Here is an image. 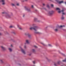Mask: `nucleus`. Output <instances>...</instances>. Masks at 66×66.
Here are the masks:
<instances>
[{
	"label": "nucleus",
	"instance_id": "nucleus-39",
	"mask_svg": "<svg viewBox=\"0 0 66 66\" xmlns=\"http://www.w3.org/2000/svg\"><path fill=\"white\" fill-rule=\"evenodd\" d=\"M37 22H40V21H39V20H38V21H37Z\"/></svg>",
	"mask_w": 66,
	"mask_h": 66
},
{
	"label": "nucleus",
	"instance_id": "nucleus-20",
	"mask_svg": "<svg viewBox=\"0 0 66 66\" xmlns=\"http://www.w3.org/2000/svg\"><path fill=\"white\" fill-rule=\"evenodd\" d=\"M48 46H50V47H52V45H51V44H49L48 45Z\"/></svg>",
	"mask_w": 66,
	"mask_h": 66
},
{
	"label": "nucleus",
	"instance_id": "nucleus-42",
	"mask_svg": "<svg viewBox=\"0 0 66 66\" xmlns=\"http://www.w3.org/2000/svg\"><path fill=\"white\" fill-rule=\"evenodd\" d=\"M19 64V65H21V64H19H19Z\"/></svg>",
	"mask_w": 66,
	"mask_h": 66
},
{
	"label": "nucleus",
	"instance_id": "nucleus-10",
	"mask_svg": "<svg viewBox=\"0 0 66 66\" xmlns=\"http://www.w3.org/2000/svg\"><path fill=\"white\" fill-rule=\"evenodd\" d=\"M61 19L62 20H63L64 19V16H63V15H62Z\"/></svg>",
	"mask_w": 66,
	"mask_h": 66
},
{
	"label": "nucleus",
	"instance_id": "nucleus-37",
	"mask_svg": "<svg viewBox=\"0 0 66 66\" xmlns=\"http://www.w3.org/2000/svg\"><path fill=\"white\" fill-rule=\"evenodd\" d=\"M62 55H64V56L65 55H64V54H63V53H62Z\"/></svg>",
	"mask_w": 66,
	"mask_h": 66
},
{
	"label": "nucleus",
	"instance_id": "nucleus-33",
	"mask_svg": "<svg viewBox=\"0 0 66 66\" xmlns=\"http://www.w3.org/2000/svg\"><path fill=\"white\" fill-rule=\"evenodd\" d=\"M10 28H12V26H10Z\"/></svg>",
	"mask_w": 66,
	"mask_h": 66
},
{
	"label": "nucleus",
	"instance_id": "nucleus-47",
	"mask_svg": "<svg viewBox=\"0 0 66 66\" xmlns=\"http://www.w3.org/2000/svg\"><path fill=\"white\" fill-rule=\"evenodd\" d=\"M2 13H3V14H4V12H2Z\"/></svg>",
	"mask_w": 66,
	"mask_h": 66
},
{
	"label": "nucleus",
	"instance_id": "nucleus-9",
	"mask_svg": "<svg viewBox=\"0 0 66 66\" xmlns=\"http://www.w3.org/2000/svg\"><path fill=\"white\" fill-rule=\"evenodd\" d=\"M61 63V61H59V62H58L57 63V64L58 65H60V64Z\"/></svg>",
	"mask_w": 66,
	"mask_h": 66
},
{
	"label": "nucleus",
	"instance_id": "nucleus-54",
	"mask_svg": "<svg viewBox=\"0 0 66 66\" xmlns=\"http://www.w3.org/2000/svg\"><path fill=\"white\" fill-rule=\"evenodd\" d=\"M0 9H1V8H0Z\"/></svg>",
	"mask_w": 66,
	"mask_h": 66
},
{
	"label": "nucleus",
	"instance_id": "nucleus-11",
	"mask_svg": "<svg viewBox=\"0 0 66 66\" xmlns=\"http://www.w3.org/2000/svg\"><path fill=\"white\" fill-rule=\"evenodd\" d=\"M26 42L27 44H29V40H26Z\"/></svg>",
	"mask_w": 66,
	"mask_h": 66
},
{
	"label": "nucleus",
	"instance_id": "nucleus-17",
	"mask_svg": "<svg viewBox=\"0 0 66 66\" xmlns=\"http://www.w3.org/2000/svg\"><path fill=\"white\" fill-rule=\"evenodd\" d=\"M41 44H42V45H43L44 46H46V45H45V44H44L43 43H41Z\"/></svg>",
	"mask_w": 66,
	"mask_h": 66
},
{
	"label": "nucleus",
	"instance_id": "nucleus-16",
	"mask_svg": "<svg viewBox=\"0 0 66 66\" xmlns=\"http://www.w3.org/2000/svg\"><path fill=\"white\" fill-rule=\"evenodd\" d=\"M54 30L55 32H57V31H58V30H57V29H55Z\"/></svg>",
	"mask_w": 66,
	"mask_h": 66
},
{
	"label": "nucleus",
	"instance_id": "nucleus-30",
	"mask_svg": "<svg viewBox=\"0 0 66 66\" xmlns=\"http://www.w3.org/2000/svg\"><path fill=\"white\" fill-rule=\"evenodd\" d=\"M24 48L25 49L26 48V46H24Z\"/></svg>",
	"mask_w": 66,
	"mask_h": 66
},
{
	"label": "nucleus",
	"instance_id": "nucleus-38",
	"mask_svg": "<svg viewBox=\"0 0 66 66\" xmlns=\"http://www.w3.org/2000/svg\"><path fill=\"white\" fill-rule=\"evenodd\" d=\"M61 12H64V10H62Z\"/></svg>",
	"mask_w": 66,
	"mask_h": 66
},
{
	"label": "nucleus",
	"instance_id": "nucleus-35",
	"mask_svg": "<svg viewBox=\"0 0 66 66\" xmlns=\"http://www.w3.org/2000/svg\"><path fill=\"white\" fill-rule=\"evenodd\" d=\"M58 52H59V53H61V52H60V51H58Z\"/></svg>",
	"mask_w": 66,
	"mask_h": 66
},
{
	"label": "nucleus",
	"instance_id": "nucleus-14",
	"mask_svg": "<svg viewBox=\"0 0 66 66\" xmlns=\"http://www.w3.org/2000/svg\"><path fill=\"white\" fill-rule=\"evenodd\" d=\"M8 17V18H11V16H10L9 15H8L6 16V17Z\"/></svg>",
	"mask_w": 66,
	"mask_h": 66
},
{
	"label": "nucleus",
	"instance_id": "nucleus-36",
	"mask_svg": "<svg viewBox=\"0 0 66 66\" xmlns=\"http://www.w3.org/2000/svg\"><path fill=\"white\" fill-rule=\"evenodd\" d=\"M54 65L55 66H56V64H55V63L54 64Z\"/></svg>",
	"mask_w": 66,
	"mask_h": 66
},
{
	"label": "nucleus",
	"instance_id": "nucleus-12",
	"mask_svg": "<svg viewBox=\"0 0 66 66\" xmlns=\"http://www.w3.org/2000/svg\"><path fill=\"white\" fill-rule=\"evenodd\" d=\"M60 28H63V27H65V26H64V25H63V26L61 25L60 26Z\"/></svg>",
	"mask_w": 66,
	"mask_h": 66
},
{
	"label": "nucleus",
	"instance_id": "nucleus-29",
	"mask_svg": "<svg viewBox=\"0 0 66 66\" xmlns=\"http://www.w3.org/2000/svg\"><path fill=\"white\" fill-rule=\"evenodd\" d=\"M62 14H63V15H65V13H64V12H63Z\"/></svg>",
	"mask_w": 66,
	"mask_h": 66
},
{
	"label": "nucleus",
	"instance_id": "nucleus-19",
	"mask_svg": "<svg viewBox=\"0 0 66 66\" xmlns=\"http://www.w3.org/2000/svg\"><path fill=\"white\" fill-rule=\"evenodd\" d=\"M9 50H10V51H12V49L10 48H9Z\"/></svg>",
	"mask_w": 66,
	"mask_h": 66
},
{
	"label": "nucleus",
	"instance_id": "nucleus-7",
	"mask_svg": "<svg viewBox=\"0 0 66 66\" xmlns=\"http://www.w3.org/2000/svg\"><path fill=\"white\" fill-rule=\"evenodd\" d=\"M1 2H3L2 3V5H4V4H5V2H4V0H2L1 1Z\"/></svg>",
	"mask_w": 66,
	"mask_h": 66
},
{
	"label": "nucleus",
	"instance_id": "nucleus-31",
	"mask_svg": "<svg viewBox=\"0 0 66 66\" xmlns=\"http://www.w3.org/2000/svg\"><path fill=\"white\" fill-rule=\"evenodd\" d=\"M17 5H18V6L19 5V4L18 3L16 4Z\"/></svg>",
	"mask_w": 66,
	"mask_h": 66
},
{
	"label": "nucleus",
	"instance_id": "nucleus-45",
	"mask_svg": "<svg viewBox=\"0 0 66 66\" xmlns=\"http://www.w3.org/2000/svg\"><path fill=\"white\" fill-rule=\"evenodd\" d=\"M35 25V24H33V26H34Z\"/></svg>",
	"mask_w": 66,
	"mask_h": 66
},
{
	"label": "nucleus",
	"instance_id": "nucleus-50",
	"mask_svg": "<svg viewBox=\"0 0 66 66\" xmlns=\"http://www.w3.org/2000/svg\"><path fill=\"white\" fill-rule=\"evenodd\" d=\"M33 66H35V65H33Z\"/></svg>",
	"mask_w": 66,
	"mask_h": 66
},
{
	"label": "nucleus",
	"instance_id": "nucleus-3",
	"mask_svg": "<svg viewBox=\"0 0 66 66\" xmlns=\"http://www.w3.org/2000/svg\"><path fill=\"white\" fill-rule=\"evenodd\" d=\"M54 13V11H52L49 12L48 13V15L49 16H51L53 14V13Z\"/></svg>",
	"mask_w": 66,
	"mask_h": 66
},
{
	"label": "nucleus",
	"instance_id": "nucleus-48",
	"mask_svg": "<svg viewBox=\"0 0 66 66\" xmlns=\"http://www.w3.org/2000/svg\"><path fill=\"white\" fill-rule=\"evenodd\" d=\"M29 55L30 56V55H31V54H29Z\"/></svg>",
	"mask_w": 66,
	"mask_h": 66
},
{
	"label": "nucleus",
	"instance_id": "nucleus-1",
	"mask_svg": "<svg viewBox=\"0 0 66 66\" xmlns=\"http://www.w3.org/2000/svg\"><path fill=\"white\" fill-rule=\"evenodd\" d=\"M30 30H32V29H33V30L35 31L34 32L35 34H39V32H37V26H35L34 27H31L30 28Z\"/></svg>",
	"mask_w": 66,
	"mask_h": 66
},
{
	"label": "nucleus",
	"instance_id": "nucleus-24",
	"mask_svg": "<svg viewBox=\"0 0 66 66\" xmlns=\"http://www.w3.org/2000/svg\"><path fill=\"white\" fill-rule=\"evenodd\" d=\"M47 7H48V8H49V6L48 5H47Z\"/></svg>",
	"mask_w": 66,
	"mask_h": 66
},
{
	"label": "nucleus",
	"instance_id": "nucleus-15",
	"mask_svg": "<svg viewBox=\"0 0 66 66\" xmlns=\"http://www.w3.org/2000/svg\"><path fill=\"white\" fill-rule=\"evenodd\" d=\"M37 18H35L34 19V21H37Z\"/></svg>",
	"mask_w": 66,
	"mask_h": 66
},
{
	"label": "nucleus",
	"instance_id": "nucleus-6",
	"mask_svg": "<svg viewBox=\"0 0 66 66\" xmlns=\"http://www.w3.org/2000/svg\"><path fill=\"white\" fill-rule=\"evenodd\" d=\"M24 7L26 10H27V11L28 12H30V9H28L26 7Z\"/></svg>",
	"mask_w": 66,
	"mask_h": 66
},
{
	"label": "nucleus",
	"instance_id": "nucleus-22",
	"mask_svg": "<svg viewBox=\"0 0 66 66\" xmlns=\"http://www.w3.org/2000/svg\"><path fill=\"white\" fill-rule=\"evenodd\" d=\"M1 63H3V61H2V60H1Z\"/></svg>",
	"mask_w": 66,
	"mask_h": 66
},
{
	"label": "nucleus",
	"instance_id": "nucleus-27",
	"mask_svg": "<svg viewBox=\"0 0 66 66\" xmlns=\"http://www.w3.org/2000/svg\"><path fill=\"white\" fill-rule=\"evenodd\" d=\"M58 12L59 13H61V11H58Z\"/></svg>",
	"mask_w": 66,
	"mask_h": 66
},
{
	"label": "nucleus",
	"instance_id": "nucleus-43",
	"mask_svg": "<svg viewBox=\"0 0 66 66\" xmlns=\"http://www.w3.org/2000/svg\"><path fill=\"white\" fill-rule=\"evenodd\" d=\"M44 9H45V10L46 11V8H44Z\"/></svg>",
	"mask_w": 66,
	"mask_h": 66
},
{
	"label": "nucleus",
	"instance_id": "nucleus-25",
	"mask_svg": "<svg viewBox=\"0 0 66 66\" xmlns=\"http://www.w3.org/2000/svg\"><path fill=\"white\" fill-rule=\"evenodd\" d=\"M34 47H35V48H37V47L35 45H34Z\"/></svg>",
	"mask_w": 66,
	"mask_h": 66
},
{
	"label": "nucleus",
	"instance_id": "nucleus-5",
	"mask_svg": "<svg viewBox=\"0 0 66 66\" xmlns=\"http://www.w3.org/2000/svg\"><path fill=\"white\" fill-rule=\"evenodd\" d=\"M56 1H57L59 4H61V3H63V1H60L59 0H56Z\"/></svg>",
	"mask_w": 66,
	"mask_h": 66
},
{
	"label": "nucleus",
	"instance_id": "nucleus-23",
	"mask_svg": "<svg viewBox=\"0 0 66 66\" xmlns=\"http://www.w3.org/2000/svg\"><path fill=\"white\" fill-rule=\"evenodd\" d=\"M51 6L52 7H53V6H54L52 4L51 5Z\"/></svg>",
	"mask_w": 66,
	"mask_h": 66
},
{
	"label": "nucleus",
	"instance_id": "nucleus-53",
	"mask_svg": "<svg viewBox=\"0 0 66 66\" xmlns=\"http://www.w3.org/2000/svg\"><path fill=\"white\" fill-rule=\"evenodd\" d=\"M25 44H26V43H25Z\"/></svg>",
	"mask_w": 66,
	"mask_h": 66
},
{
	"label": "nucleus",
	"instance_id": "nucleus-18",
	"mask_svg": "<svg viewBox=\"0 0 66 66\" xmlns=\"http://www.w3.org/2000/svg\"><path fill=\"white\" fill-rule=\"evenodd\" d=\"M32 51L34 53H35V50H34V49H33L32 50Z\"/></svg>",
	"mask_w": 66,
	"mask_h": 66
},
{
	"label": "nucleus",
	"instance_id": "nucleus-40",
	"mask_svg": "<svg viewBox=\"0 0 66 66\" xmlns=\"http://www.w3.org/2000/svg\"><path fill=\"white\" fill-rule=\"evenodd\" d=\"M11 47H13V46L12 45H11Z\"/></svg>",
	"mask_w": 66,
	"mask_h": 66
},
{
	"label": "nucleus",
	"instance_id": "nucleus-28",
	"mask_svg": "<svg viewBox=\"0 0 66 66\" xmlns=\"http://www.w3.org/2000/svg\"><path fill=\"white\" fill-rule=\"evenodd\" d=\"M31 7H32V8H33V7H34V6H33V5H32Z\"/></svg>",
	"mask_w": 66,
	"mask_h": 66
},
{
	"label": "nucleus",
	"instance_id": "nucleus-2",
	"mask_svg": "<svg viewBox=\"0 0 66 66\" xmlns=\"http://www.w3.org/2000/svg\"><path fill=\"white\" fill-rule=\"evenodd\" d=\"M25 35H28V36L29 38H31V35L29 34V33H24Z\"/></svg>",
	"mask_w": 66,
	"mask_h": 66
},
{
	"label": "nucleus",
	"instance_id": "nucleus-32",
	"mask_svg": "<svg viewBox=\"0 0 66 66\" xmlns=\"http://www.w3.org/2000/svg\"><path fill=\"white\" fill-rule=\"evenodd\" d=\"M19 28V29H20V30H21V28Z\"/></svg>",
	"mask_w": 66,
	"mask_h": 66
},
{
	"label": "nucleus",
	"instance_id": "nucleus-4",
	"mask_svg": "<svg viewBox=\"0 0 66 66\" xmlns=\"http://www.w3.org/2000/svg\"><path fill=\"white\" fill-rule=\"evenodd\" d=\"M20 48L21 50V51L22 52V53H24V54H26V53L24 51V50H23L22 48H21V46H20L19 47Z\"/></svg>",
	"mask_w": 66,
	"mask_h": 66
},
{
	"label": "nucleus",
	"instance_id": "nucleus-46",
	"mask_svg": "<svg viewBox=\"0 0 66 66\" xmlns=\"http://www.w3.org/2000/svg\"><path fill=\"white\" fill-rule=\"evenodd\" d=\"M26 1H28V0H25Z\"/></svg>",
	"mask_w": 66,
	"mask_h": 66
},
{
	"label": "nucleus",
	"instance_id": "nucleus-26",
	"mask_svg": "<svg viewBox=\"0 0 66 66\" xmlns=\"http://www.w3.org/2000/svg\"><path fill=\"white\" fill-rule=\"evenodd\" d=\"M12 6H14L15 5L14 4H12Z\"/></svg>",
	"mask_w": 66,
	"mask_h": 66
},
{
	"label": "nucleus",
	"instance_id": "nucleus-52",
	"mask_svg": "<svg viewBox=\"0 0 66 66\" xmlns=\"http://www.w3.org/2000/svg\"><path fill=\"white\" fill-rule=\"evenodd\" d=\"M22 2H24V1H23Z\"/></svg>",
	"mask_w": 66,
	"mask_h": 66
},
{
	"label": "nucleus",
	"instance_id": "nucleus-21",
	"mask_svg": "<svg viewBox=\"0 0 66 66\" xmlns=\"http://www.w3.org/2000/svg\"><path fill=\"white\" fill-rule=\"evenodd\" d=\"M35 61H33L32 62L33 63V64H35Z\"/></svg>",
	"mask_w": 66,
	"mask_h": 66
},
{
	"label": "nucleus",
	"instance_id": "nucleus-41",
	"mask_svg": "<svg viewBox=\"0 0 66 66\" xmlns=\"http://www.w3.org/2000/svg\"><path fill=\"white\" fill-rule=\"evenodd\" d=\"M43 5L44 6L45 5V4H43Z\"/></svg>",
	"mask_w": 66,
	"mask_h": 66
},
{
	"label": "nucleus",
	"instance_id": "nucleus-51",
	"mask_svg": "<svg viewBox=\"0 0 66 66\" xmlns=\"http://www.w3.org/2000/svg\"><path fill=\"white\" fill-rule=\"evenodd\" d=\"M14 33V34H15V33Z\"/></svg>",
	"mask_w": 66,
	"mask_h": 66
},
{
	"label": "nucleus",
	"instance_id": "nucleus-44",
	"mask_svg": "<svg viewBox=\"0 0 66 66\" xmlns=\"http://www.w3.org/2000/svg\"><path fill=\"white\" fill-rule=\"evenodd\" d=\"M1 34H2L1 33H0V35H1Z\"/></svg>",
	"mask_w": 66,
	"mask_h": 66
},
{
	"label": "nucleus",
	"instance_id": "nucleus-13",
	"mask_svg": "<svg viewBox=\"0 0 66 66\" xmlns=\"http://www.w3.org/2000/svg\"><path fill=\"white\" fill-rule=\"evenodd\" d=\"M56 10H59V11H60V9L59 8H56Z\"/></svg>",
	"mask_w": 66,
	"mask_h": 66
},
{
	"label": "nucleus",
	"instance_id": "nucleus-8",
	"mask_svg": "<svg viewBox=\"0 0 66 66\" xmlns=\"http://www.w3.org/2000/svg\"><path fill=\"white\" fill-rule=\"evenodd\" d=\"M1 48H2V49L3 50H4L5 48V47H3V46H1Z\"/></svg>",
	"mask_w": 66,
	"mask_h": 66
},
{
	"label": "nucleus",
	"instance_id": "nucleus-34",
	"mask_svg": "<svg viewBox=\"0 0 66 66\" xmlns=\"http://www.w3.org/2000/svg\"><path fill=\"white\" fill-rule=\"evenodd\" d=\"M24 16H25V15H24V14H23V17H24Z\"/></svg>",
	"mask_w": 66,
	"mask_h": 66
},
{
	"label": "nucleus",
	"instance_id": "nucleus-49",
	"mask_svg": "<svg viewBox=\"0 0 66 66\" xmlns=\"http://www.w3.org/2000/svg\"><path fill=\"white\" fill-rule=\"evenodd\" d=\"M64 65V66H66V65H65V64L64 65Z\"/></svg>",
	"mask_w": 66,
	"mask_h": 66
}]
</instances>
